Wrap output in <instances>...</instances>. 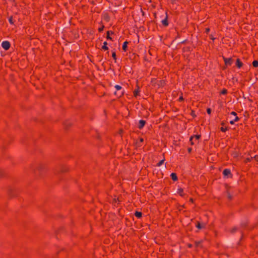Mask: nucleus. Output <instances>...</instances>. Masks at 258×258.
Returning a JSON list of instances; mask_svg holds the SVG:
<instances>
[{
  "instance_id": "f257e3e1",
  "label": "nucleus",
  "mask_w": 258,
  "mask_h": 258,
  "mask_svg": "<svg viewBox=\"0 0 258 258\" xmlns=\"http://www.w3.org/2000/svg\"><path fill=\"white\" fill-rule=\"evenodd\" d=\"M46 172V167L45 165L39 164L37 168L34 169V173L36 175H39L40 176H43Z\"/></svg>"
},
{
  "instance_id": "f03ea898",
  "label": "nucleus",
  "mask_w": 258,
  "mask_h": 258,
  "mask_svg": "<svg viewBox=\"0 0 258 258\" xmlns=\"http://www.w3.org/2000/svg\"><path fill=\"white\" fill-rule=\"evenodd\" d=\"M114 87L116 89V91L114 93V95L118 98L121 97L124 93V89H122L121 86L118 85H116Z\"/></svg>"
},
{
  "instance_id": "7ed1b4c3",
  "label": "nucleus",
  "mask_w": 258,
  "mask_h": 258,
  "mask_svg": "<svg viewBox=\"0 0 258 258\" xmlns=\"http://www.w3.org/2000/svg\"><path fill=\"white\" fill-rule=\"evenodd\" d=\"M69 171V168L65 165H59L56 167L54 173L55 174L63 173Z\"/></svg>"
},
{
  "instance_id": "20e7f679",
  "label": "nucleus",
  "mask_w": 258,
  "mask_h": 258,
  "mask_svg": "<svg viewBox=\"0 0 258 258\" xmlns=\"http://www.w3.org/2000/svg\"><path fill=\"white\" fill-rule=\"evenodd\" d=\"M222 58L225 63V66L223 68V70L226 69L229 66H231L233 62V59L232 57L226 58L222 55Z\"/></svg>"
},
{
  "instance_id": "39448f33",
  "label": "nucleus",
  "mask_w": 258,
  "mask_h": 258,
  "mask_svg": "<svg viewBox=\"0 0 258 258\" xmlns=\"http://www.w3.org/2000/svg\"><path fill=\"white\" fill-rule=\"evenodd\" d=\"M128 57L132 60V62L135 63L138 60L139 55L136 53L130 52Z\"/></svg>"
},
{
  "instance_id": "423d86ee",
  "label": "nucleus",
  "mask_w": 258,
  "mask_h": 258,
  "mask_svg": "<svg viewBox=\"0 0 258 258\" xmlns=\"http://www.w3.org/2000/svg\"><path fill=\"white\" fill-rule=\"evenodd\" d=\"M223 175L224 177L226 178H232L233 176L232 174L231 173V172L229 169H225L223 171Z\"/></svg>"
},
{
  "instance_id": "0eeeda50",
  "label": "nucleus",
  "mask_w": 258,
  "mask_h": 258,
  "mask_svg": "<svg viewBox=\"0 0 258 258\" xmlns=\"http://www.w3.org/2000/svg\"><path fill=\"white\" fill-rule=\"evenodd\" d=\"M162 25L164 27H167L169 25V21H168V15L167 14V11L165 13V18L161 21Z\"/></svg>"
},
{
  "instance_id": "6e6552de",
  "label": "nucleus",
  "mask_w": 258,
  "mask_h": 258,
  "mask_svg": "<svg viewBox=\"0 0 258 258\" xmlns=\"http://www.w3.org/2000/svg\"><path fill=\"white\" fill-rule=\"evenodd\" d=\"M2 46L5 50H8L11 47V43L8 41H4L2 43Z\"/></svg>"
},
{
  "instance_id": "1a4fd4ad",
  "label": "nucleus",
  "mask_w": 258,
  "mask_h": 258,
  "mask_svg": "<svg viewBox=\"0 0 258 258\" xmlns=\"http://www.w3.org/2000/svg\"><path fill=\"white\" fill-rule=\"evenodd\" d=\"M73 125V123L70 120H66L63 122L64 130H69Z\"/></svg>"
},
{
  "instance_id": "9d476101",
  "label": "nucleus",
  "mask_w": 258,
  "mask_h": 258,
  "mask_svg": "<svg viewBox=\"0 0 258 258\" xmlns=\"http://www.w3.org/2000/svg\"><path fill=\"white\" fill-rule=\"evenodd\" d=\"M8 194L11 197H14L18 195V192L15 189L10 188L8 190Z\"/></svg>"
},
{
  "instance_id": "9b49d317",
  "label": "nucleus",
  "mask_w": 258,
  "mask_h": 258,
  "mask_svg": "<svg viewBox=\"0 0 258 258\" xmlns=\"http://www.w3.org/2000/svg\"><path fill=\"white\" fill-rule=\"evenodd\" d=\"M206 224L205 223H201L199 221H197L196 224V227L198 229H205L206 228Z\"/></svg>"
},
{
  "instance_id": "f8f14e48",
  "label": "nucleus",
  "mask_w": 258,
  "mask_h": 258,
  "mask_svg": "<svg viewBox=\"0 0 258 258\" xmlns=\"http://www.w3.org/2000/svg\"><path fill=\"white\" fill-rule=\"evenodd\" d=\"M166 84V81L164 80H158L157 83V86L156 87H157L158 88L163 87Z\"/></svg>"
},
{
  "instance_id": "ddd939ff",
  "label": "nucleus",
  "mask_w": 258,
  "mask_h": 258,
  "mask_svg": "<svg viewBox=\"0 0 258 258\" xmlns=\"http://www.w3.org/2000/svg\"><path fill=\"white\" fill-rule=\"evenodd\" d=\"M140 87H139L138 84H137L136 85V88L135 89V90L133 92V94H134V97H137L138 96H140Z\"/></svg>"
},
{
  "instance_id": "4468645a",
  "label": "nucleus",
  "mask_w": 258,
  "mask_h": 258,
  "mask_svg": "<svg viewBox=\"0 0 258 258\" xmlns=\"http://www.w3.org/2000/svg\"><path fill=\"white\" fill-rule=\"evenodd\" d=\"M144 142L143 138H139V139L136 142V146L137 148L141 147L142 146V143Z\"/></svg>"
},
{
  "instance_id": "2eb2a0df",
  "label": "nucleus",
  "mask_w": 258,
  "mask_h": 258,
  "mask_svg": "<svg viewBox=\"0 0 258 258\" xmlns=\"http://www.w3.org/2000/svg\"><path fill=\"white\" fill-rule=\"evenodd\" d=\"M221 125L222 126L220 127V130L222 132H226L227 131L229 130V127L228 126L224 127L225 123L224 121L221 122Z\"/></svg>"
},
{
  "instance_id": "dca6fc26",
  "label": "nucleus",
  "mask_w": 258,
  "mask_h": 258,
  "mask_svg": "<svg viewBox=\"0 0 258 258\" xmlns=\"http://www.w3.org/2000/svg\"><path fill=\"white\" fill-rule=\"evenodd\" d=\"M146 123V120H143V119L140 120L139 121V124H138V127L140 130H141V129H142L144 127V126L145 125Z\"/></svg>"
},
{
  "instance_id": "f3484780",
  "label": "nucleus",
  "mask_w": 258,
  "mask_h": 258,
  "mask_svg": "<svg viewBox=\"0 0 258 258\" xmlns=\"http://www.w3.org/2000/svg\"><path fill=\"white\" fill-rule=\"evenodd\" d=\"M243 65V62L241 61L240 59L238 58L236 60L235 66L238 69H240Z\"/></svg>"
},
{
  "instance_id": "a211bd4d",
  "label": "nucleus",
  "mask_w": 258,
  "mask_h": 258,
  "mask_svg": "<svg viewBox=\"0 0 258 258\" xmlns=\"http://www.w3.org/2000/svg\"><path fill=\"white\" fill-rule=\"evenodd\" d=\"M102 17L104 20L106 22H108L110 21V18L108 13H104L102 15Z\"/></svg>"
},
{
  "instance_id": "6ab92c4d",
  "label": "nucleus",
  "mask_w": 258,
  "mask_h": 258,
  "mask_svg": "<svg viewBox=\"0 0 258 258\" xmlns=\"http://www.w3.org/2000/svg\"><path fill=\"white\" fill-rule=\"evenodd\" d=\"M111 55L114 61V63L117 62V56L116 54V51L115 49L114 48L113 50H111Z\"/></svg>"
},
{
  "instance_id": "aec40b11",
  "label": "nucleus",
  "mask_w": 258,
  "mask_h": 258,
  "mask_svg": "<svg viewBox=\"0 0 258 258\" xmlns=\"http://www.w3.org/2000/svg\"><path fill=\"white\" fill-rule=\"evenodd\" d=\"M114 34V32L112 31H107L106 32V39L107 40H111L112 41V38L110 37V35H113Z\"/></svg>"
},
{
  "instance_id": "412c9836",
  "label": "nucleus",
  "mask_w": 258,
  "mask_h": 258,
  "mask_svg": "<svg viewBox=\"0 0 258 258\" xmlns=\"http://www.w3.org/2000/svg\"><path fill=\"white\" fill-rule=\"evenodd\" d=\"M177 193L182 197H184L185 196V194L183 191V189L181 187L178 188L177 189Z\"/></svg>"
},
{
  "instance_id": "4be33fe9",
  "label": "nucleus",
  "mask_w": 258,
  "mask_h": 258,
  "mask_svg": "<svg viewBox=\"0 0 258 258\" xmlns=\"http://www.w3.org/2000/svg\"><path fill=\"white\" fill-rule=\"evenodd\" d=\"M170 177L173 181H176L178 180V176L177 174L174 172H172L170 174Z\"/></svg>"
},
{
  "instance_id": "5701e85b",
  "label": "nucleus",
  "mask_w": 258,
  "mask_h": 258,
  "mask_svg": "<svg viewBox=\"0 0 258 258\" xmlns=\"http://www.w3.org/2000/svg\"><path fill=\"white\" fill-rule=\"evenodd\" d=\"M128 44V42L127 40L123 42L122 46V49L123 50V51L126 52L127 51V48H128V46H127Z\"/></svg>"
},
{
  "instance_id": "b1692460",
  "label": "nucleus",
  "mask_w": 258,
  "mask_h": 258,
  "mask_svg": "<svg viewBox=\"0 0 258 258\" xmlns=\"http://www.w3.org/2000/svg\"><path fill=\"white\" fill-rule=\"evenodd\" d=\"M203 242V241L202 240H200V241H196L195 242V246L196 247H200L201 248H203V246L202 245Z\"/></svg>"
},
{
  "instance_id": "393cba45",
  "label": "nucleus",
  "mask_w": 258,
  "mask_h": 258,
  "mask_svg": "<svg viewBox=\"0 0 258 258\" xmlns=\"http://www.w3.org/2000/svg\"><path fill=\"white\" fill-rule=\"evenodd\" d=\"M248 224H249V222L248 221H244V222H242L241 224H240V226L242 228H244V229H245V228H248Z\"/></svg>"
},
{
  "instance_id": "a878e982",
  "label": "nucleus",
  "mask_w": 258,
  "mask_h": 258,
  "mask_svg": "<svg viewBox=\"0 0 258 258\" xmlns=\"http://www.w3.org/2000/svg\"><path fill=\"white\" fill-rule=\"evenodd\" d=\"M108 43L106 41L103 42V45L102 46L101 49L104 51L108 50L109 48L107 46Z\"/></svg>"
},
{
  "instance_id": "bb28decb",
  "label": "nucleus",
  "mask_w": 258,
  "mask_h": 258,
  "mask_svg": "<svg viewBox=\"0 0 258 258\" xmlns=\"http://www.w3.org/2000/svg\"><path fill=\"white\" fill-rule=\"evenodd\" d=\"M157 82L158 79L157 78H152L151 81V83L153 86L156 87L157 86Z\"/></svg>"
},
{
  "instance_id": "cd10ccee",
  "label": "nucleus",
  "mask_w": 258,
  "mask_h": 258,
  "mask_svg": "<svg viewBox=\"0 0 258 258\" xmlns=\"http://www.w3.org/2000/svg\"><path fill=\"white\" fill-rule=\"evenodd\" d=\"M134 215L137 218L140 219L142 217L143 213L141 212L136 211Z\"/></svg>"
},
{
  "instance_id": "c85d7f7f",
  "label": "nucleus",
  "mask_w": 258,
  "mask_h": 258,
  "mask_svg": "<svg viewBox=\"0 0 258 258\" xmlns=\"http://www.w3.org/2000/svg\"><path fill=\"white\" fill-rule=\"evenodd\" d=\"M226 193H227V198H228V200H229V201H231V200H232V199H233V197H232V196L230 194V192H229V189H227L226 190Z\"/></svg>"
},
{
  "instance_id": "c756f323",
  "label": "nucleus",
  "mask_w": 258,
  "mask_h": 258,
  "mask_svg": "<svg viewBox=\"0 0 258 258\" xmlns=\"http://www.w3.org/2000/svg\"><path fill=\"white\" fill-rule=\"evenodd\" d=\"M155 24L157 25V23H156V21H155V20H151V21H150V22H149L148 23V25H148V28L149 29L150 26L152 25H155Z\"/></svg>"
},
{
  "instance_id": "7c9ffc66",
  "label": "nucleus",
  "mask_w": 258,
  "mask_h": 258,
  "mask_svg": "<svg viewBox=\"0 0 258 258\" xmlns=\"http://www.w3.org/2000/svg\"><path fill=\"white\" fill-rule=\"evenodd\" d=\"M228 91L226 89L224 88L220 92V95H227Z\"/></svg>"
},
{
  "instance_id": "2f4dec72",
  "label": "nucleus",
  "mask_w": 258,
  "mask_h": 258,
  "mask_svg": "<svg viewBox=\"0 0 258 258\" xmlns=\"http://www.w3.org/2000/svg\"><path fill=\"white\" fill-rule=\"evenodd\" d=\"M165 159V158L164 157L163 159H162L161 160H160L156 165V166L157 167H159L160 166H161L164 162Z\"/></svg>"
},
{
  "instance_id": "473e14b6",
  "label": "nucleus",
  "mask_w": 258,
  "mask_h": 258,
  "mask_svg": "<svg viewBox=\"0 0 258 258\" xmlns=\"http://www.w3.org/2000/svg\"><path fill=\"white\" fill-rule=\"evenodd\" d=\"M252 65L254 68L258 67V60H254L252 62Z\"/></svg>"
},
{
  "instance_id": "72a5a7b5",
  "label": "nucleus",
  "mask_w": 258,
  "mask_h": 258,
  "mask_svg": "<svg viewBox=\"0 0 258 258\" xmlns=\"http://www.w3.org/2000/svg\"><path fill=\"white\" fill-rule=\"evenodd\" d=\"M189 51H190V47H189V46L184 47L182 48V51L183 52Z\"/></svg>"
},
{
  "instance_id": "f704fd0d",
  "label": "nucleus",
  "mask_w": 258,
  "mask_h": 258,
  "mask_svg": "<svg viewBox=\"0 0 258 258\" xmlns=\"http://www.w3.org/2000/svg\"><path fill=\"white\" fill-rule=\"evenodd\" d=\"M191 137H194V138H195L196 140H199L201 138V135H192Z\"/></svg>"
},
{
  "instance_id": "c9c22d12",
  "label": "nucleus",
  "mask_w": 258,
  "mask_h": 258,
  "mask_svg": "<svg viewBox=\"0 0 258 258\" xmlns=\"http://www.w3.org/2000/svg\"><path fill=\"white\" fill-rule=\"evenodd\" d=\"M253 159V158L252 157H251L250 158H245V159L244 160V162L245 163H247L248 162H249L251 161V160Z\"/></svg>"
},
{
  "instance_id": "e433bc0d",
  "label": "nucleus",
  "mask_w": 258,
  "mask_h": 258,
  "mask_svg": "<svg viewBox=\"0 0 258 258\" xmlns=\"http://www.w3.org/2000/svg\"><path fill=\"white\" fill-rule=\"evenodd\" d=\"M193 139H194V137L190 136V137L189 138V142L190 143V145H191V146H193L195 144V143L193 141Z\"/></svg>"
},
{
  "instance_id": "4c0bfd02",
  "label": "nucleus",
  "mask_w": 258,
  "mask_h": 258,
  "mask_svg": "<svg viewBox=\"0 0 258 258\" xmlns=\"http://www.w3.org/2000/svg\"><path fill=\"white\" fill-rule=\"evenodd\" d=\"M101 23L102 24L101 26L98 28V31L99 32H101L103 31V29L104 28V26L103 25L102 22H101Z\"/></svg>"
},
{
  "instance_id": "58836bf2",
  "label": "nucleus",
  "mask_w": 258,
  "mask_h": 258,
  "mask_svg": "<svg viewBox=\"0 0 258 258\" xmlns=\"http://www.w3.org/2000/svg\"><path fill=\"white\" fill-rule=\"evenodd\" d=\"M182 95H183V94H182V92H181V95H180V96H179V98L178 99V101L179 102H182V101H183L184 100V98H183Z\"/></svg>"
},
{
  "instance_id": "ea45409f",
  "label": "nucleus",
  "mask_w": 258,
  "mask_h": 258,
  "mask_svg": "<svg viewBox=\"0 0 258 258\" xmlns=\"http://www.w3.org/2000/svg\"><path fill=\"white\" fill-rule=\"evenodd\" d=\"M190 114L192 116L193 118H195L197 116L195 111L194 110H191Z\"/></svg>"
},
{
  "instance_id": "a19ab883",
  "label": "nucleus",
  "mask_w": 258,
  "mask_h": 258,
  "mask_svg": "<svg viewBox=\"0 0 258 258\" xmlns=\"http://www.w3.org/2000/svg\"><path fill=\"white\" fill-rule=\"evenodd\" d=\"M9 22L12 25H13L14 24V21H13V16H11L9 18Z\"/></svg>"
},
{
  "instance_id": "79ce46f5",
  "label": "nucleus",
  "mask_w": 258,
  "mask_h": 258,
  "mask_svg": "<svg viewBox=\"0 0 258 258\" xmlns=\"http://www.w3.org/2000/svg\"><path fill=\"white\" fill-rule=\"evenodd\" d=\"M237 230V227H233L231 230H230V232L231 233H235Z\"/></svg>"
},
{
  "instance_id": "37998d69",
  "label": "nucleus",
  "mask_w": 258,
  "mask_h": 258,
  "mask_svg": "<svg viewBox=\"0 0 258 258\" xmlns=\"http://www.w3.org/2000/svg\"><path fill=\"white\" fill-rule=\"evenodd\" d=\"M188 42V40L186 39L183 41H180V42H179V44H185L186 43H187Z\"/></svg>"
},
{
  "instance_id": "c03bdc74",
  "label": "nucleus",
  "mask_w": 258,
  "mask_h": 258,
  "mask_svg": "<svg viewBox=\"0 0 258 258\" xmlns=\"http://www.w3.org/2000/svg\"><path fill=\"white\" fill-rule=\"evenodd\" d=\"M206 111L207 113L210 115L212 112V109L210 108H207Z\"/></svg>"
},
{
  "instance_id": "a18cd8bd",
  "label": "nucleus",
  "mask_w": 258,
  "mask_h": 258,
  "mask_svg": "<svg viewBox=\"0 0 258 258\" xmlns=\"http://www.w3.org/2000/svg\"><path fill=\"white\" fill-rule=\"evenodd\" d=\"M4 176V171L3 169H0V177H2Z\"/></svg>"
},
{
  "instance_id": "49530a36",
  "label": "nucleus",
  "mask_w": 258,
  "mask_h": 258,
  "mask_svg": "<svg viewBox=\"0 0 258 258\" xmlns=\"http://www.w3.org/2000/svg\"><path fill=\"white\" fill-rule=\"evenodd\" d=\"M179 207H182L183 208H185V207L184 205H178V208H178V210H179V211H181V208H179Z\"/></svg>"
},
{
  "instance_id": "de8ad7c7",
  "label": "nucleus",
  "mask_w": 258,
  "mask_h": 258,
  "mask_svg": "<svg viewBox=\"0 0 258 258\" xmlns=\"http://www.w3.org/2000/svg\"><path fill=\"white\" fill-rule=\"evenodd\" d=\"M209 37H210V38L211 40H212L213 41H214L216 39L215 37H214L213 34H212L209 35Z\"/></svg>"
},
{
  "instance_id": "09e8293b",
  "label": "nucleus",
  "mask_w": 258,
  "mask_h": 258,
  "mask_svg": "<svg viewBox=\"0 0 258 258\" xmlns=\"http://www.w3.org/2000/svg\"><path fill=\"white\" fill-rule=\"evenodd\" d=\"M210 31V29L209 28H206L205 29V32L206 33V34H208L209 33Z\"/></svg>"
},
{
  "instance_id": "8fccbe9b",
  "label": "nucleus",
  "mask_w": 258,
  "mask_h": 258,
  "mask_svg": "<svg viewBox=\"0 0 258 258\" xmlns=\"http://www.w3.org/2000/svg\"><path fill=\"white\" fill-rule=\"evenodd\" d=\"M180 37H181V36H180V34L178 32H177V35L176 36V37L175 38V40H176L178 38H179Z\"/></svg>"
},
{
  "instance_id": "3c124183",
  "label": "nucleus",
  "mask_w": 258,
  "mask_h": 258,
  "mask_svg": "<svg viewBox=\"0 0 258 258\" xmlns=\"http://www.w3.org/2000/svg\"><path fill=\"white\" fill-rule=\"evenodd\" d=\"M178 1V0H171V3L172 4H175Z\"/></svg>"
},
{
  "instance_id": "603ef678",
  "label": "nucleus",
  "mask_w": 258,
  "mask_h": 258,
  "mask_svg": "<svg viewBox=\"0 0 258 258\" xmlns=\"http://www.w3.org/2000/svg\"><path fill=\"white\" fill-rule=\"evenodd\" d=\"M239 119H240V118H239L238 116H237V115H236V116H235V118L234 119V121H235V122H237V121H239Z\"/></svg>"
},
{
  "instance_id": "864d4df0",
  "label": "nucleus",
  "mask_w": 258,
  "mask_h": 258,
  "mask_svg": "<svg viewBox=\"0 0 258 258\" xmlns=\"http://www.w3.org/2000/svg\"><path fill=\"white\" fill-rule=\"evenodd\" d=\"M192 151V148L191 147H189L187 148V152L189 154H190Z\"/></svg>"
},
{
  "instance_id": "5fc2aeb1",
  "label": "nucleus",
  "mask_w": 258,
  "mask_h": 258,
  "mask_svg": "<svg viewBox=\"0 0 258 258\" xmlns=\"http://www.w3.org/2000/svg\"><path fill=\"white\" fill-rule=\"evenodd\" d=\"M256 161H258V155H255L253 157H252Z\"/></svg>"
},
{
  "instance_id": "6e6d98bb",
  "label": "nucleus",
  "mask_w": 258,
  "mask_h": 258,
  "mask_svg": "<svg viewBox=\"0 0 258 258\" xmlns=\"http://www.w3.org/2000/svg\"><path fill=\"white\" fill-rule=\"evenodd\" d=\"M230 114L231 115H234V116H236L237 115V113L235 111H232L231 113H230Z\"/></svg>"
},
{
  "instance_id": "4d7b16f0",
  "label": "nucleus",
  "mask_w": 258,
  "mask_h": 258,
  "mask_svg": "<svg viewBox=\"0 0 258 258\" xmlns=\"http://www.w3.org/2000/svg\"><path fill=\"white\" fill-rule=\"evenodd\" d=\"M187 246L188 248H191L192 247V244L191 243H188Z\"/></svg>"
},
{
  "instance_id": "13d9d810",
  "label": "nucleus",
  "mask_w": 258,
  "mask_h": 258,
  "mask_svg": "<svg viewBox=\"0 0 258 258\" xmlns=\"http://www.w3.org/2000/svg\"><path fill=\"white\" fill-rule=\"evenodd\" d=\"M235 122V121H234V120H230L229 123L231 124H234Z\"/></svg>"
},
{
  "instance_id": "bf43d9fd",
  "label": "nucleus",
  "mask_w": 258,
  "mask_h": 258,
  "mask_svg": "<svg viewBox=\"0 0 258 258\" xmlns=\"http://www.w3.org/2000/svg\"><path fill=\"white\" fill-rule=\"evenodd\" d=\"M189 201L190 202H191V203H194V199H193V198H190L189 199Z\"/></svg>"
},
{
  "instance_id": "052dcab7",
  "label": "nucleus",
  "mask_w": 258,
  "mask_h": 258,
  "mask_svg": "<svg viewBox=\"0 0 258 258\" xmlns=\"http://www.w3.org/2000/svg\"><path fill=\"white\" fill-rule=\"evenodd\" d=\"M90 3L91 4H92L93 5H95L96 4L94 1H92Z\"/></svg>"
},
{
  "instance_id": "680f3d73",
  "label": "nucleus",
  "mask_w": 258,
  "mask_h": 258,
  "mask_svg": "<svg viewBox=\"0 0 258 258\" xmlns=\"http://www.w3.org/2000/svg\"><path fill=\"white\" fill-rule=\"evenodd\" d=\"M153 15H154V18L156 19L157 18V13L156 12L154 13Z\"/></svg>"
},
{
  "instance_id": "e2e57ef3",
  "label": "nucleus",
  "mask_w": 258,
  "mask_h": 258,
  "mask_svg": "<svg viewBox=\"0 0 258 258\" xmlns=\"http://www.w3.org/2000/svg\"><path fill=\"white\" fill-rule=\"evenodd\" d=\"M248 100L250 102H253V100L249 98H248Z\"/></svg>"
},
{
  "instance_id": "0e129e2a",
  "label": "nucleus",
  "mask_w": 258,
  "mask_h": 258,
  "mask_svg": "<svg viewBox=\"0 0 258 258\" xmlns=\"http://www.w3.org/2000/svg\"><path fill=\"white\" fill-rule=\"evenodd\" d=\"M254 226H252V227H248V228L249 229V230H252L254 228Z\"/></svg>"
},
{
  "instance_id": "69168bd1",
  "label": "nucleus",
  "mask_w": 258,
  "mask_h": 258,
  "mask_svg": "<svg viewBox=\"0 0 258 258\" xmlns=\"http://www.w3.org/2000/svg\"><path fill=\"white\" fill-rule=\"evenodd\" d=\"M141 12H142V15H143V16H144V14H145V12L142 10V9H141Z\"/></svg>"
},
{
  "instance_id": "338daca9",
  "label": "nucleus",
  "mask_w": 258,
  "mask_h": 258,
  "mask_svg": "<svg viewBox=\"0 0 258 258\" xmlns=\"http://www.w3.org/2000/svg\"><path fill=\"white\" fill-rule=\"evenodd\" d=\"M113 202H116V199H113Z\"/></svg>"
}]
</instances>
